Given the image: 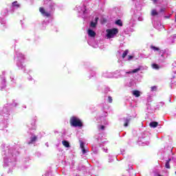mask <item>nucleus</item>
<instances>
[{
  "label": "nucleus",
  "instance_id": "nucleus-1",
  "mask_svg": "<svg viewBox=\"0 0 176 176\" xmlns=\"http://www.w3.org/2000/svg\"><path fill=\"white\" fill-rule=\"evenodd\" d=\"M69 123L73 127H82L83 122L78 117L72 116L69 120Z\"/></svg>",
  "mask_w": 176,
  "mask_h": 176
},
{
  "label": "nucleus",
  "instance_id": "nucleus-2",
  "mask_svg": "<svg viewBox=\"0 0 176 176\" xmlns=\"http://www.w3.org/2000/svg\"><path fill=\"white\" fill-rule=\"evenodd\" d=\"M106 32H107V37L109 39H111V38H113V36H115V35H116L119 32V30L116 28L107 29L106 30Z\"/></svg>",
  "mask_w": 176,
  "mask_h": 176
},
{
  "label": "nucleus",
  "instance_id": "nucleus-3",
  "mask_svg": "<svg viewBox=\"0 0 176 176\" xmlns=\"http://www.w3.org/2000/svg\"><path fill=\"white\" fill-rule=\"evenodd\" d=\"M39 12L44 17H51L52 16V14H50V12H46V10H45L43 7L39 8Z\"/></svg>",
  "mask_w": 176,
  "mask_h": 176
},
{
  "label": "nucleus",
  "instance_id": "nucleus-4",
  "mask_svg": "<svg viewBox=\"0 0 176 176\" xmlns=\"http://www.w3.org/2000/svg\"><path fill=\"white\" fill-rule=\"evenodd\" d=\"M98 23V17H96L95 19V22L94 21H91L90 23V27L91 28H96V27H97V23Z\"/></svg>",
  "mask_w": 176,
  "mask_h": 176
},
{
  "label": "nucleus",
  "instance_id": "nucleus-5",
  "mask_svg": "<svg viewBox=\"0 0 176 176\" xmlns=\"http://www.w3.org/2000/svg\"><path fill=\"white\" fill-rule=\"evenodd\" d=\"M131 121V118H124V127H127L129 126V123Z\"/></svg>",
  "mask_w": 176,
  "mask_h": 176
},
{
  "label": "nucleus",
  "instance_id": "nucleus-6",
  "mask_svg": "<svg viewBox=\"0 0 176 176\" xmlns=\"http://www.w3.org/2000/svg\"><path fill=\"white\" fill-rule=\"evenodd\" d=\"M150 127H153V129H156V127H157V126H159V122H156V121H153L150 122L149 124Z\"/></svg>",
  "mask_w": 176,
  "mask_h": 176
},
{
  "label": "nucleus",
  "instance_id": "nucleus-7",
  "mask_svg": "<svg viewBox=\"0 0 176 176\" xmlns=\"http://www.w3.org/2000/svg\"><path fill=\"white\" fill-rule=\"evenodd\" d=\"M88 35L91 38H94L96 36V32L93 31L91 29H88Z\"/></svg>",
  "mask_w": 176,
  "mask_h": 176
},
{
  "label": "nucleus",
  "instance_id": "nucleus-8",
  "mask_svg": "<svg viewBox=\"0 0 176 176\" xmlns=\"http://www.w3.org/2000/svg\"><path fill=\"white\" fill-rule=\"evenodd\" d=\"M132 94L133 96H135V97H140L141 96V94H140V91H138V90L133 91Z\"/></svg>",
  "mask_w": 176,
  "mask_h": 176
},
{
  "label": "nucleus",
  "instance_id": "nucleus-9",
  "mask_svg": "<svg viewBox=\"0 0 176 176\" xmlns=\"http://www.w3.org/2000/svg\"><path fill=\"white\" fill-rule=\"evenodd\" d=\"M36 140H38V138L36 136L31 138L30 141L28 142V145H30V144H34V142H35Z\"/></svg>",
  "mask_w": 176,
  "mask_h": 176
},
{
  "label": "nucleus",
  "instance_id": "nucleus-10",
  "mask_svg": "<svg viewBox=\"0 0 176 176\" xmlns=\"http://www.w3.org/2000/svg\"><path fill=\"white\" fill-rule=\"evenodd\" d=\"M62 144L63 145V146H65V148H69V142H68V141H66V140H63L62 142Z\"/></svg>",
  "mask_w": 176,
  "mask_h": 176
},
{
  "label": "nucleus",
  "instance_id": "nucleus-11",
  "mask_svg": "<svg viewBox=\"0 0 176 176\" xmlns=\"http://www.w3.org/2000/svg\"><path fill=\"white\" fill-rule=\"evenodd\" d=\"M13 8H16V9H19L20 8V4L17 2V1H15L12 3Z\"/></svg>",
  "mask_w": 176,
  "mask_h": 176
},
{
  "label": "nucleus",
  "instance_id": "nucleus-12",
  "mask_svg": "<svg viewBox=\"0 0 176 176\" xmlns=\"http://www.w3.org/2000/svg\"><path fill=\"white\" fill-rule=\"evenodd\" d=\"M116 24L117 25H119L120 27H123V22H122V20L118 19L116 21Z\"/></svg>",
  "mask_w": 176,
  "mask_h": 176
},
{
  "label": "nucleus",
  "instance_id": "nucleus-13",
  "mask_svg": "<svg viewBox=\"0 0 176 176\" xmlns=\"http://www.w3.org/2000/svg\"><path fill=\"white\" fill-rule=\"evenodd\" d=\"M170 162H171V159H168V160L166 161L165 164L166 168H171V167L170 166Z\"/></svg>",
  "mask_w": 176,
  "mask_h": 176
},
{
  "label": "nucleus",
  "instance_id": "nucleus-14",
  "mask_svg": "<svg viewBox=\"0 0 176 176\" xmlns=\"http://www.w3.org/2000/svg\"><path fill=\"white\" fill-rule=\"evenodd\" d=\"M151 49H152L153 50H154V52H159L160 50V49L157 47H155L153 45L151 46Z\"/></svg>",
  "mask_w": 176,
  "mask_h": 176
},
{
  "label": "nucleus",
  "instance_id": "nucleus-15",
  "mask_svg": "<svg viewBox=\"0 0 176 176\" xmlns=\"http://www.w3.org/2000/svg\"><path fill=\"white\" fill-rule=\"evenodd\" d=\"M152 67L154 69H159L160 68V67H159V65L156 64V63H153L152 65Z\"/></svg>",
  "mask_w": 176,
  "mask_h": 176
},
{
  "label": "nucleus",
  "instance_id": "nucleus-16",
  "mask_svg": "<svg viewBox=\"0 0 176 176\" xmlns=\"http://www.w3.org/2000/svg\"><path fill=\"white\" fill-rule=\"evenodd\" d=\"M157 14H159L157 13V11H156V10H153L151 11V16H157Z\"/></svg>",
  "mask_w": 176,
  "mask_h": 176
},
{
  "label": "nucleus",
  "instance_id": "nucleus-17",
  "mask_svg": "<svg viewBox=\"0 0 176 176\" xmlns=\"http://www.w3.org/2000/svg\"><path fill=\"white\" fill-rule=\"evenodd\" d=\"M127 54H129V50H126L123 54H122V58H124V57H126V56H127Z\"/></svg>",
  "mask_w": 176,
  "mask_h": 176
},
{
  "label": "nucleus",
  "instance_id": "nucleus-18",
  "mask_svg": "<svg viewBox=\"0 0 176 176\" xmlns=\"http://www.w3.org/2000/svg\"><path fill=\"white\" fill-rule=\"evenodd\" d=\"M139 71H141V68H137L132 71V74H136V72H138Z\"/></svg>",
  "mask_w": 176,
  "mask_h": 176
},
{
  "label": "nucleus",
  "instance_id": "nucleus-19",
  "mask_svg": "<svg viewBox=\"0 0 176 176\" xmlns=\"http://www.w3.org/2000/svg\"><path fill=\"white\" fill-rule=\"evenodd\" d=\"M80 148H81V149L85 148V143L82 141L80 142Z\"/></svg>",
  "mask_w": 176,
  "mask_h": 176
},
{
  "label": "nucleus",
  "instance_id": "nucleus-20",
  "mask_svg": "<svg viewBox=\"0 0 176 176\" xmlns=\"http://www.w3.org/2000/svg\"><path fill=\"white\" fill-rule=\"evenodd\" d=\"M151 91H156V90H157V87L153 86L151 87Z\"/></svg>",
  "mask_w": 176,
  "mask_h": 176
},
{
  "label": "nucleus",
  "instance_id": "nucleus-21",
  "mask_svg": "<svg viewBox=\"0 0 176 176\" xmlns=\"http://www.w3.org/2000/svg\"><path fill=\"white\" fill-rule=\"evenodd\" d=\"M108 101H109V102L111 104V103L112 102V97L109 96V97H108Z\"/></svg>",
  "mask_w": 176,
  "mask_h": 176
},
{
  "label": "nucleus",
  "instance_id": "nucleus-22",
  "mask_svg": "<svg viewBox=\"0 0 176 176\" xmlns=\"http://www.w3.org/2000/svg\"><path fill=\"white\" fill-rule=\"evenodd\" d=\"M100 130H105V126L101 125L100 126Z\"/></svg>",
  "mask_w": 176,
  "mask_h": 176
},
{
  "label": "nucleus",
  "instance_id": "nucleus-23",
  "mask_svg": "<svg viewBox=\"0 0 176 176\" xmlns=\"http://www.w3.org/2000/svg\"><path fill=\"white\" fill-rule=\"evenodd\" d=\"M82 155H85L86 153V149L82 148Z\"/></svg>",
  "mask_w": 176,
  "mask_h": 176
},
{
  "label": "nucleus",
  "instance_id": "nucleus-24",
  "mask_svg": "<svg viewBox=\"0 0 176 176\" xmlns=\"http://www.w3.org/2000/svg\"><path fill=\"white\" fill-rule=\"evenodd\" d=\"M133 56H131V55H129V56H128V60H131V58H133Z\"/></svg>",
  "mask_w": 176,
  "mask_h": 176
},
{
  "label": "nucleus",
  "instance_id": "nucleus-25",
  "mask_svg": "<svg viewBox=\"0 0 176 176\" xmlns=\"http://www.w3.org/2000/svg\"><path fill=\"white\" fill-rule=\"evenodd\" d=\"M153 3H156L157 2V0H153Z\"/></svg>",
  "mask_w": 176,
  "mask_h": 176
},
{
  "label": "nucleus",
  "instance_id": "nucleus-26",
  "mask_svg": "<svg viewBox=\"0 0 176 176\" xmlns=\"http://www.w3.org/2000/svg\"><path fill=\"white\" fill-rule=\"evenodd\" d=\"M126 74H133V72H128Z\"/></svg>",
  "mask_w": 176,
  "mask_h": 176
},
{
  "label": "nucleus",
  "instance_id": "nucleus-27",
  "mask_svg": "<svg viewBox=\"0 0 176 176\" xmlns=\"http://www.w3.org/2000/svg\"><path fill=\"white\" fill-rule=\"evenodd\" d=\"M161 12H163V9H161Z\"/></svg>",
  "mask_w": 176,
  "mask_h": 176
}]
</instances>
